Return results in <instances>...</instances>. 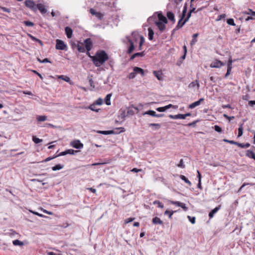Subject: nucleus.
I'll list each match as a JSON object with an SVG mask.
<instances>
[{
	"instance_id": "f257e3e1",
	"label": "nucleus",
	"mask_w": 255,
	"mask_h": 255,
	"mask_svg": "<svg viewBox=\"0 0 255 255\" xmlns=\"http://www.w3.org/2000/svg\"><path fill=\"white\" fill-rule=\"evenodd\" d=\"M109 59L108 55L104 51H97L94 57H92V61L96 67L102 65Z\"/></svg>"
},
{
	"instance_id": "f03ea898",
	"label": "nucleus",
	"mask_w": 255,
	"mask_h": 255,
	"mask_svg": "<svg viewBox=\"0 0 255 255\" xmlns=\"http://www.w3.org/2000/svg\"><path fill=\"white\" fill-rule=\"evenodd\" d=\"M84 43L85 45V48L87 50L86 54L92 60V57L94 56H91L89 52L93 47V43L91 39L90 38L86 39L84 40Z\"/></svg>"
},
{
	"instance_id": "7ed1b4c3",
	"label": "nucleus",
	"mask_w": 255,
	"mask_h": 255,
	"mask_svg": "<svg viewBox=\"0 0 255 255\" xmlns=\"http://www.w3.org/2000/svg\"><path fill=\"white\" fill-rule=\"evenodd\" d=\"M56 42L55 48L56 49L67 50V45L64 43L63 41L60 39H57L56 40Z\"/></svg>"
},
{
	"instance_id": "20e7f679",
	"label": "nucleus",
	"mask_w": 255,
	"mask_h": 255,
	"mask_svg": "<svg viewBox=\"0 0 255 255\" xmlns=\"http://www.w3.org/2000/svg\"><path fill=\"white\" fill-rule=\"evenodd\" d=\"M24 3L26 6L28 7L31 10L34 12H36L37 11V4H36L33 1L31 0H26L25 1Z\"/></svg>"
},
{
	"instance_id": "39448f33",
	"label": "nucleus",
	"mask_w": 255,
	"mask_h": 255,
	"mask_svg": "<svg viewBox=\"0 0 255 255\" xmlns=\"http://www.w3.org/2000/svg\"><path fill=\"white\" fill-rule=\"evenodd\" d=\"M126 39L129 44V46L128 49L127 53L128 54H131L135 48L133 40L131 39L129 36H127Z\"/></svg>"
},
{
	"instance_id": "423d86ee",
	"label": "nucleus",
	"mask_w": 255,
	"mask_h": 255,
	"mask_svg": "<svg viewBox=\"0 0 255 255\" xmlns=\"http://www.w3.org/2000/svg\"><path fill=\"white\" fill-rule=\"evenodd\" d=\"M71 145L77 149H81L83 147L84 145L79 140H75L71 142Z\"/></svg>"
},
{
	"instance_id": "0eeeda50",
	"label": "nucleus",
	"mask_w": 255,
	"mask_h": 255,
	"mask_svg": "<svg viewBox=\"0 0 255 255\" xmlns=\"http://www.w3.org/2000/svg\"><path fill=\"white\" fill-rule=\"evenodd\" d=\"M76 47L77 48L78 51L79 52L84 53L85 52V50H86L85 48L84 41L83 42L79 41L77 44Z\"/></svg>"
},
{
	"instance_id": "6e6552de",
	"label": "nucleus",
	"mask_w": 255,
	"mask_h": 255,
	"mask_svg": "<svg viewBox=\"0 0 255 255\" xmlns=\"http://www.w3.org/2000/svg\"><path fill=\"white\" fill-rule=\"evenodd\" d=\"M223 65H224L223 62H221L220 60H215L211 64L210 67L212 68H220Z\"/></svg>"
},
{
	"instance_id": "1a4fd4ad",
	"label": "nucleus",
	"mask_w": 255,
	"mask_h": 255,
	"mask_svg": "<svg viewBox=\"0 0 255 255\" xmlns=\"http://www.w3.org/2000/svg\"><path fill=\"white\" fill-rule=\"evenodd\" d=\"M204 100V98H200L198 101H196L191 104H190L189 105V107L188 108L189 109H194V108H195L196 107L199 106L200 105V104L201 103V102H203Z\"/></svg>"
},
{
	"instance_id": "9d476101",
	"label": "nucleus",
	"mask_w": 255,
	"mask_h": 255,
	"mask_svg": "<svg viewBox=\"0 0 255 255\" xmlns=\"http://www.w3.org/2000/svg\"><path fill=\"white\" fill-rule=\"evenodd\" d=\"M155 23L161 32H163L165 29V24L161 21H155Z\"/></svg>"
},
{
	"instance_id": "9b49d317",
	"label": "nucleus",
	"mask_w": 255,
	"mask_h": 255,
	"mask_svg": "<svg viewBox=\"0 0 255 255\" xmlns=\"http://www.w3.org/2000/svg\"><path fill=\"white\" fill-rule=\"evenodd\" d=\"M37 9H38V10L40 11V12L44 14L46 13L47 9L45 8V6L42 4V3H38L36 5Z\"/></svg>"
},
{
	"instance_id": "f8f14e48",
	"label": "nucleus",
	"mask_w": 255,
	"mask_h": 255,
	"mask_svg": "<svg viewBox=\"0 0 255 255\" xmlns=\"http://www.w3.org/2000/svg\"><path fill=\"white\" fill-rule=\"evenodd\" d=\"M157 17L159 19L158 21H161L162 22H164V23H167V19L166 17H165L161 12H159L157 14Z\"/></svg>"
},
{
	"instance_id": "ddd939ff",
	"label": "nucleus",
	"mask_w": 255,
	"mask_h": 255,
	"mask_svg": "<svg viewBox=\"0 0 255 255\" xmlns=\"http://www.w3.org/2000/svg\"><path fill=\"white\" fill-rule=\"evenodd\" d=\"M145 55V52L144 51H142L141 52H137L133 54L131 56V57L129 58V60H133L135 57H143Z\"/></svg>"
},
{
	"instance_id": "4468645a",
	"label": "nucleus",
	"mask_w": 255,
	"mask_h": 255,
	"mask_svg": "<svg viewBox=\"0 0 255 255\" xmlns=\"http://www.w3.org/2000/svg\"><path fill=\"white\" fill-rule=\"evenodd\" d=\"M166 16L168 18V19L171 21L172 22V23H175V17H174V14L173 12H172L171 11H168L167 12V14H166Z\"/></svg>"
},
{
	"instance_id": "2eb2a0df",
	"label": "nucleus",
	"mask_w": 255,
	"mask_h": 255,
	"mask_svg": "<svg viewBox=\"0 0 255 255\" xmlns=\"http://www.w3.org/2000/svg\"><path fill=\"white\" fill-rule=\"evenodd\" d=\"M65 31L67 35V37L68 38H71L73 33L72 29L70 27L67 26L65 28Z\"/></svg>"
},
{
	"instance_id": "dca6fc26",
	"label": "nucleus",
	"mask_w": 255,
	"mask_h": 255,
	"mask_svg": "<svg viewBox=\"0 0 255 255\" xmlns=\"http://www.w3.org/2000/svg\"><path fill=\"white\" fill-rule=\"evenodd\" d=\"M133 71H134V73H135L136 74H140L142 76L144 75V70L141 68L134 67L133 68Z\"/></svg>"
},
{
	"instance_id": "f3484780",
	"label": "nucleus",
	"mask_w": 255,
	"mask_h": 255,
	"mask_svg": "<svg viewBox=\"0 0 255 255\" xmlns=\"http://www.w3.org/2000/svg\"><path fill=\"white\" fill-rule=\"evenodd\" d=\"M169 117L171 119H185L184 114H177L176 115H170Z\"/></svg>"
},
{
	"instance_id": "a211bd4d",
	"label": "nucleus",
	"mask_w": 255,
	"mask_h": 255,
	"mask_svg": "<svg viewBox=\"0 0 255 255\" xmlns=\"http://www.w3.org/2000/svg\"><path fill=\"white\" fill-rule=\"evenodd\" d=\"M131 36L132 38H131V39L133 40L134 43L136 42L138 39H140V37H141V36H140L139 35H138V34L134 32H132L131 33Z\"/></svg>"
},
{
	"instance_id": "6ab92c4d",
	"label": "nucleus",
	"mask_w": 255,
	"mask_h": 255,
	"mask_svg": "<svg viewBox=\"0 0 255 255\" xmlns=\"http://www.w3.org/2000/svg\"><path fill=\"white\" fill-rule=\"evenodd\" d=\"M220 209V206H219L216 208H215L214 209L212 210L211 211L209 214V216L210 218H212L214 215V214L217 213L219 209Z\"/></svg>"
},
{
	"instance_id": "aec40b11",
	"label": "nucleus",
	"mask_w": 255,
	"mask_h": 255,
	"mask_svg": "<svg viewBox=\"0 0 255 255\" xmlns=\"http://www.w3.org/2000/svg\"><path fill=\"white\" fill-rule=\"evenodd\" d=\"M96 106V105L94 103L93 104H91L89 106L85 107V109H90L91 110H92L93 111L98 112L100 109H97Z\"/></svg>"
},
{
	"instance_id": "412c9836",
	"label": "nucleus",
	"mask_w": 255,
	"mask_h": 255,
	"mask_svg": "<svg viewBox=\"0 0 255 255\" xmlns=\"http://www.w3.org/2000/svg\"><path fill=\"white\" fill-rule=\"evenodd\" d=\"M120 115L119 116V120H122L124 121L125 118L128 116V114L125 111H120Z\"/></svg>"
},
{
	"instance_id": "4be33fe9",
	"label": "nucleus",
	"mask_w": 255,
	"mask_h": 255,
	"mask_svg": "<svg viewBox=\"0 0 255 255\" xmlns=\"http://www.w3.org/2000/svg\"><path fill=\"white\" fill-rule=\"evenodd\" d=\"M246 156L250 158H253L255 160V154L250 150H247L246 151Z\"/></svg>"
},
{
	"instance_id": "5701e85b",
	"label": "nucleus",
	"mask_w": 255,
	"mask_h": 255,
	"mask_svg": "<svg viewBox=\"0 0 255 255\" xmlns=\"http://www.w3.org/2000/svg\"><path fill=\"white\" fill-rule=\"evenodd\" d=\"M184 24V23H183V20H182L181 19H179L177 25L176 26L175 28L173 29V31H174L176 30H178L181 28Z\"/></svg>"
},
{
	"instance_id": "b1692460",
	"label": "nucleus",
	"mask_w": 255,
	"mask_h": 255,
	"mask_svg": "<svg viewBox=\"0 0 255 255\" xmlns=\"http://www.w3.org/2000/svg\"><path fill=\"white\" fill-rule=\"evenodd\" d=\"M152 223L154 224L162 225L163 224L162 221H161L158 217H155L152 219Z\"/></svg>"
},
{
	"instance_id": "393cba45",
	"label": "nucleus",
	"mask_w": 255,
	"mask_h": 255,
	"mask_svg": "<svg viewBox=\"0 0 255 255\" xmlns=\"http://www.w3.org/2000/svg\"><path fill=\"white\" fill-rule=\"evenodd\" d=\"M110 159L107 160L104 162H97V163H94L92 164H89L87 165V166H97V165H104L108 163H109L110 162Z\"/></svg>"
},
{
	"instance_id": "a878e982",
	"label": "nucleus",
	"mask_w": 255,
	"mask_h": 255,
	"mask_svg": "<svg viewBox=\"0 0 255 255\" xmlns=\"http://www.w3.org/2000/svg\"><path fill=\"white\" fill-rule=\"evenodd\" d=\"M154 75L157 78V79L159 80H161L162 79V73L161 71H153Z\"/></svg>"
},
{
	"instance_id": "bb28decb",
	"label": "nucleus",
	"mask_w": 255,
	"mask_h": 255,
	"mask_svg": "<svg viewBox=\"0 0 255 255\" xmlns=\"http://www.w3.org/2000/svg\"><path fill=\"white\" fill-rule=\"evenodd\" d=\"M197 86V88L198 89L199 88L200 85L199 83L198 80H195V81L192 82L191 83L189 84L188 87L190 88H194Z\"/></svg>"
},
{
	"instance_id": "cd10ccee",
	"label": "nucleus",
	"mask_w": 255,
	"mask_h": 255,
	"mask_svg": "<svg viewBox=\"0 0 255 255\" xmlns=\"http://www.w3.org/2000/svg\"><path fill=\"white\" fill-rule=\"evenodd\" d=\"M148 39L150 40H152L153 38L154 31L150 27L148 28Z\"/></svg>"
},
{
	"instance_id": "c85d7f7f",
	"label": "nucleus",
	"mask_w": 255,
	"mask_h": 255,
	"mask_svg": "<svg viewBox=\"0 0 255 255\" xmlns=\"http://www.w3.org/2000/svg\"><path fill=\"white\" fill-rule=\"evenodd\" d=\"M111 96H112V94H109L105 97V102L107 105L109 106L111 105L110 99H111Z\"/></svg>"
},
{
	"instance_id": "c756f323",
	"label": "nucleus",
	"mask_w": 255,
	"mask_h": 255,
	"mask_svg": "<svg viewBox=\"0 0 255 255\" xmlns=\"http://www.w3.org/2000/svg\"><path fill=\"white\" fill-rule=\"evenodd\" d=\"M156 114L155 112L152 110H149L143 113V115H148L154 117H155Z\"/></svg>"
},
{
	"instance_id": "7c9ffc66",
	"label": "nucleus",
	"mask_w": 255,
	"mask_h": 255,
	"mask_svg": "<svg viewBox=\"0 0 255 255\" xmlns=\"http://www.w3.org/2000/svg\"><path fill=\"white\" fill-rule=\"evenodd\" d=\"M198 35H199L198 33H195L193 35V36H192L193 39L190 43V44L191 45L195 44V43L197 41L196 38L198 36Z\"/></svg>"
},
{
	"instance_id": "2f4dec72",
	"label": "nucleus",
	"mask_w": 255,
	"mask_h": 255,
	"mask_svg": "<svg viewBox=\"0 0 255 255\" xmlns=\"http://www.w3.org/2000/svg\"><path fill=\"white\" fill-rule=\"evenodd\" d=\"M98 133L105 134V135H108L110 134H113L115 133L114 130H102V131H99Z\"/></svg>"
},
{
	"instance_id": "473e14b6",
	"label": "nucleus",
	"mask_w": 255,
	"mask_h": 255,
	"mask_svg": "<svg viewBox=\"0 0 255 255\" xmlns=\"http://www.w3.org/2000/svg\"><path fill=\"white\" fill-rule=\"evenodd\" d=\"M237 145L241 148H246L250 147V144L249 143H241L238 142Z\"/></svg>"
},
{
	"instance_id": "72a5a7b5",
	"label": "nucleus",
	"mask_w": 255,
	"mask_h": 255,
	"mask_svg": "<svg viewBox=\"0 0 255 255\" xmlns=\"http://www.w3.org/2000/svg\"><path fill=\"white\" fill-rule=\"evenodd\" d=\"M176 212L175 211L166 210L164 212V215H167L170 219H171L173 214Z\"/></svg>"
},
{
	"instance_id": "f704fd0d",
	"label": "nucleus",
	"mask_w": 255,
	"mask_h": 255,
	"mask_svg": "<svg viewBox=\"0 0 255 255\" xmlns=\"http://www.w3.org/2000/svg\"><path fill=\"white\" fill-rule=\"evenodd\" d=\"M144 42V38L143 36L140 37V41L139 43V46L138 48V50H141L142 49V46Z\"/></svg>"
},
{
	"instance_id": "c9c22d12",
	"label": "nucleus",
	"mask_w": 255,
	"mask_h": 255,
	"mask_svg": "<svg viewBox=\"0 0 255 255\" xmlns=\"http://www.w3.org/2000/svg\"><path fill=\"white\" fill-rule=\"evenodd\" d=\"M243 124H240L239 125V128H238V137H240L243 135Z\"/></svg>"
},
{
	"instance_id": "e433bc0d",
	"label": "nucleus",
	"mask_w": 255,
	"mask_h": 255,
	"mask_svg": "<svg viewBox=\"0 0 255 255\" xmlns=\"http://www.w3.org/2000/svg\"><path fill=\"white\" fill-rule=\"evenodd\" d=\"M12 243L14 246H22L24 245L23 243L18 240H15L13 241Z\"/></svg>"
},
{
	"instance_id": "4c0bfd02",
	"label": "nucleus",
	"mask_w": 255,
	"mask_h": 255,
	"mask_svg": "<svg viewBox=\"0 0 255 255\" xmlns=\"http://www.w3.org/2000/svg\"><path fill=\"white\" fill-rule=\"evenodd\" d=\"M180 178L183 181H185L186 183H187L189 186L191 185V182L184 176L183 175H181L180 176Z\"/></svg>"
},
{
	"instance_id": "58836bf2",
	"label": "nucleus",
	"mask_w": 255,
	"mask_h": 255,
	"mask_svg": "<svg viewBox=\"0 0 255 255\" xmlns=\"http://www.w3.org/2000/svg\"><path fill=\"white\" fill-rule=\"evenodd\" d=\"M64 167V165H61V164H57L55 166H53L52 169L53 171H56V170H60L62 168H63Z\"/></svg>"
},
{
	"instance_id": "ea45409f",
	"label": "nucleus",
	"mask_w": 255,
	"mask_h": 255,
	"mask_svg": "<svg viewBox=\"0 0 255 255\" xmlns=\"http://www.w3.org/2000/svg\"><path fill=\"white\" fill-rule=\"evenodd\" d=\"M47 120V117L46 116H38L37 117V120L39 122H43Z\"/></svg>"
},
{
	"instance_id": "a19ab883",
	"label": "nucleus",
	"mask_w": 255,
	"mask_h": 255,
	"mask_svg": "<svg viewBox=\"0 0 255 255\" xmlns=\"http://www.w3.org/2000/svg\"><path fill=\"white\" fill-rule=\"evenodd\" d=\"M59 79H62L63 80L69 82L70 81V79L69 77L64 76V75H60L58 77Z\"/></svg>"
},
{
	"instance_id": "79ce46f5",
	"label": "nucleus",
	"mask_w": 255,
	"mask_h": 255,
	"mask_svg": "<svg viewBox=\"0 0 255 255\" xmlns=\"http://www.w3.org/2000/svg\"><path fill=\"white\" fill-rule=\"evenodd\" d=\"M32 140L35 143H39L42 141V139H40V138L36 137L35 136H33Z\"/></svg>"
},
{
	"instance_id": "37998d69",
	"label": "nucleus",
	"mask_w": 255,
	"mask_h": 255,
	"mask_svg": "<svg viewBox=\"0 0 255 255\" xmlns=\"http://www.w3.org/2000/svg\"><path fill=\"white\" fill-rule=\"evenodd\" d=\"M153 203V204H157L159 208H163L164 207L163 204L158 200L154 201Z\"/></svg>"
},
{
	"instance_id": "c03bdc74",
	"label": "nucleus",
	"mask_w": 255,
	"mask_h": 255,
	"mask_svg": "<svg viewBox=\"0 0 255 255\" xmlns=\"http://www.w3.org/2000/svg\"><path fill=\"white\" fill-rule=\"evenodd\" d=\"M223 141L224 142H228V143H229L232 144H235V145H237V144H238V142H237V141H235L234 140H228V139H224Z\"/></svg>"
},
{
	"instance_id": "a18cd8bd",
	"label": "nucleus",
	"mask_w": 255,
	"mask_h": 255,
	"mask_svg": "<svg viewBox=\"0 0 255 255\" xmlns=\"http://www.w3.org/2000/svg\"><path fill=\"white\" fill-rule=\"evenodd\" d=\"M227 22L229 25L235 26L236 24L234 22V20L233 18L228 19L227 20Z\"/></svg>"
},
{
	"instance_id": "49530a36",
	"label": "nucleus",
	"mask_w": 255,
	"mask_h": 255,
	"mask_svg": "<svg viewBox=\"0 0 255 255\" xmlns=\"http://www.w3.org/2000/svg\"><path fill=\"white\" fill-rule=\"evenodd\" d=\"M37 59L38 61H39L40 63H51V62L49 61V60L48 58H45L43 60H41L39 58H37Z\"/></svg>"
},
{
	"instance_id": "de8ad7c7",
	"label": "nucleus",
	"mask_w": 255,
	"mask_h": 255,
	"mask_svg": "<svg viewBox=\"0 0 255 255\" xmlns=\"http://www.w3.org/2000/svg\"><path fill=\"white\" fill-rule=\"evenodd\" d=\"M103 99L101 98H99L94 102V103L96 105H101L103 104Z\"/></svg>"
},
{
	"instance_id": "09e8293b",
	"label": "nucleus",
	"mask_w": 255,
	"mask_h": 255,
	"mask_svg": "<svg viewBox=\"0 0 255 255\" xmlns=\"http://www.w3.org/2000/svg\"><path fill=\"white\" fill-rule=\"evenodd\" d=\"M232 69V67H228L227 66V73H226V74L225 75V78H227L228 76H229L230 75Z\"/></svg>"
},
{
	"instance_id": "8fccbe9b",
	"label": "nucleus",
	"mask_w": 255,
	"mask_h": 255,
	"mask_svg": "<svg viewBox=\"0 0 255 255\" xmlns=\"http://www.w3.org/2000/svg\"><path fill=\"white\" fill-rule=\"evenodd\" d=\"M149 127H154L155 128V129H159L160 128L161 125L159 124H149Z\"/></svg>"
},
{
	"instance_id": "3c124183",
	"label": "nucleus",
	"mask_w": 255,
	"mask_h": 255,
	"mask_svg": "<svg viewBox=\"0 0 255 255\" xmlns=\"http://www.w3.org/2000/svg\"><path fill=\"white\" fill-rule=\"evenodd\" d=\"M78 152V151L74 150L72 149H69L66 150L67 154H74L75 152Z\"/></svg>"
},
{
	"instance_id": "603ef678",
	"label": "nucleus",
	"mask_w": 255,
	"mask_h": 255,
	"mask_svg": "<svg viewBox=\"0 0 255 255\" xmlns=\"http://www.w3.org/2000/svg\"><path fill=\"white\" fill-rule=\"evenodd\" d=\"M23 23L27 26H33L34 23L30 21H24Z\"/></svg>"
},
{
	"instance_id": "864d4df0",
	"label": "nucleus",
	"mask_w": 255,
	"mask_h": 255,
	"mask_svg": "<svg viewBox=\"0 0 255 255\" xmlns=\"http://www.w3.org/2000/svg\"><path fill=\"white\" fill-rule=\"evenodd\" d=\"M187 218L192 224H195L196 220L195 217L188 216Z\"/></svg>"
},
{
	"instance_id": "5fc2aeb1",
	"label": "nucleus",
	"mask_w": 255,
	"mask_h": 255,
	"mask_svg": "<svg viewBox=\"0 0 255 255\" xmlns=\"http://www.w3.org/2000/svg\"><path fill=\"white\" fill-rule=\"evenodd\" d=\"M177 166L179 167H180L181 168H185V165L183 164V160L182 159H181L180 160V162H179V164L177 165Z\"/></svg>"
},
{
	"instance_id": "6e6d98bb",
	"label": "nucleus",
	"mask_w": 255,
	"mask_h": 255,
	"mask_svg": "<svg viewBox=\"0 0 255 255\" xmlns=\"http://www.w3.org/2000/svg\"><path fill=\"white\" fill-rule=\"evenodd\" d=\"M156 111H157L158 112H163L166 110V108H165V106L163 107L157 108H156Z\"/></svg>"
},
{
	"instance_id": "4d7b16f0",
	"label": "nucleus",
	"mask_w": 255,
	"mask_h": 255,
	"mask_svg": "<svg viewBox=\"0 0 255 255\" xmlns=\"http://www.w3.org/2000/svg\"><path fill=\"white\" fill-rule=\"evenodd\" d=\"M135 75H136V74L134 73V71H133L132 72L130 73L128 77L129 79H133L135 78Z\"/></svg>"
},
{
	"instance_id": "13d9d810",
	"label": "nucleus",
	"mask_w": 255,
	"mask_h": 255,
	"mask_svg": "<svg viewBox=\"0 0 255 255\" xmlns=\"http://www.w3.org/2000/svg\"><path fill=\"white\" fill-rule=\"evenodd\" d=\"M214 129L216 131H217L218 132H221L222 131V128L219 126H218L217 125H215L214 126Z\"/></svg>"
},
{
	"instance_id": "bf43d9fd",
	"label": "nucleus",
	"mask_w": 255,
	"mask_h": 255,
	"mask_svg": "<svg viewBox=\"0 0 255 255\" xmlns=\"http://www.w3.org/2000/svg\"><path fill=\"white\" fill-rule=\"evenodd\" d=\"M170 203L178 206H180L181 205V202H180L179 201H170Z\"/></svg>"
},
{
	"instance_id": "052dcab7",
	"label": "nucleus",
	"mask_w": 255,
	"mask_h": 255,
	"mask_svg": "<svg viewBox=\"0 0 255 255\" xmlns=\"http://www.w3.org/2000/svg\"><path fill=\"white\" fill-rule=\"evenodd\" d=\"M171 107H172L173 108H174V109H176V108H177L178 107H177V106H174V105H172V104H169L168 105L165 106V108H166V110Z\"/></svg>"
},
{
	"instance_id": "680f3d73",
	"label": "nucleus",
	"mask_w": 255,
	"mask_h": 255,
	"mask_svg": "<svg viewBox=\"0 0 255 255\" xmlns=\"http://www.w3.org/2000/svg\"><path fill=\"white\" fill-rule=\"evenodd\" d=\"M249 11L248 12H246L247 14L255 16V11H253L251 9H249Z\"/></svg>"
},
{
	"instance_id": "e2e57ef3",
	"label": "nucleus",
	"mask_w": 255,
	"mask_h": 255,
	"mask_svg": "<svg viewBox=\"0 0 255 255\" xmlns=\"http://www.w3.org/2000/svg\"><path fill=\"white\" fill-rule=\"evenodd\" d=\"M96 17H97L99 19H102L103 17V14L99 12H97L96 14L95 15Z\"/></svg>"
},
{
	"instance_id": "0e129e2a",
	"label": "nucleus",
	"mask_w": 255,
	"mask_h": 255,
	"mask_svg": "<svg viewBox=\"0 0 255 255\" xmlns=\"http://www.w3.org/2000/svg\"><path fill=\"white\" fill-rule=\"evenodd\" d=\"M0 9L2 10L4 12H10V9H9L8 8H6V7H2V6H0Z\"/></svg>"
},
{
	"instance_id": "69168bd1",
	"label": "nucleus",
	"mask_w": 255,
	"mask_h": 255,
	"mask_svg": "<svg viewBox=\"0 0 255 255\" xmlns=\"http://www.w3.org/2000/svg\"><path fill=\"white\" fill-rule=\"evenodd\" d=\"M179 207H181L185 211L188 210V208L186 206V205L183 203H181Z\"/></svg>"
},
{
	"instance_id": "338daca9",
	"label": "nucleus",
	"mask_w": 255,
	"mask_h": 255,
	"mask_svg": "<svg viewBox=\"0 0 255 255\" xmlns=\"http://www.w3.org/2000/svg\"><path fill=\"white\" fill-rule=\"evenodd\" d=\"M127 113L128 115H133L134 114V112L132 109H128Z\"/></svg>"
},
{
	"instance_id": "774afa93",
	"label": "nucleus",
	"mask_w": 255,
	"mask_h": 255,
	"mask_svg": "<svg viewBox=\"0 0 255 255\" xmlns=\"http://www.w3.org/2000/svg\"><path fill=\"white\" fill-rule=\"evenodd\" d=\"M233 62V61L232 60V58L230 57L229 59L228 62L227 66L228 67H232Z\"/></svg>"
}]
</instances>
